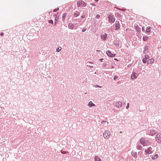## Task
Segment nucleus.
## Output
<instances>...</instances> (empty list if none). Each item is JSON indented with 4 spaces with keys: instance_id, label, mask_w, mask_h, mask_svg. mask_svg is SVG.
I'll list each match as a JSON object with an SVG mask.
<instances>
[{
    "instance_id": "nucleus-17",
    "label": "nucleus",
    "mask_w": 161,
    "mask_h": 161,
    "mask_svg": "<svg viewBox=\"0 0 161 161\" xmlns=\"http://www.w3.org/2000/svg\"><path fill=\"white\" fill-rule=\"evenodd\" d=\"M135 27L137 32H139L140 31V28L139 27L138 25H135Z\"/></svg>"
},
{
    "instance_id": "nucleus-29",
    "label": "nucleus",
    "mask_w": 161,
    "mask_h": 161,
    "mask_svg": "<svg viewBox=\"0 0 161 161\" xmlns=\"http://www.w3.org/2000/svg\"><path fill=\"white\" fill-rule=\"evenodd\" d=\"M100 17V15L99 14H97L96 16V18L98 19Z\"/></svg>"
},
{
    "instance_id": "nucleus-22",
    "label": "nucleus",
    "mask_w": 161,
    "mask_h": 161,
    "mask_svg": "<svg viewBox=\"0 0 161 161\" xmlns=\"http://www.w3.org/2000/svg\"><path fill=\"white\" fill-rule=\"evenodd\" d=\"M158 157V154H155L154 156L152 157V159H154L157 158Z\"/></svg>"
},
{
    "instance_id": "nucleus-28",
    "label": "nucleus",
    "mask_w": 161,
    "mask_h": 161,
    "mask_svg": "<svg viewBox=\"0 0 161 161\" xmlns=\"http://www.w3.org/2000/svg\"><path fill=\"white\" fill-rule=\"evenodd\" d=\"M145 58L146 59H148L149 58V56L147 55H146L145 56Z\"/></svg>"
},
{
    "instance_id": "nucleus-44",
    "label": "nucleus",
    "mask_w": 161,
    "mask_h": 161,
    "mask_svg": "<svg viewBox=\"0 0 161 161\" xmlns=\"http://www.w3.org/2000/svg\"><path fill=\"white\" fill-rule=\"evenodd\" d=\"M102 60H103V58H102V59H100V60H101V61H102Z\"/></svg>"
},
{
    "instance_id": "nucleus-18",
    "label": "nucleus",
    "mask_w": 161,
    "mask_h": 161,
    "mask_svg": "<svg viewBox=\"0 0 161 161\" xmlns=\"http://www.w3.org/2000/svg\"><path fill=\"white\" fill-rule=\"evenodd\" d=\"M88 105L89 106V107H91L92 106H95V105L94 104L92 101H90L89 102Z\"/></svg>"
},
{
    "instance_id": "nucleus-3",
    "label": "nucleus",
    "mask_w": 161,
    "mask_h": 161,
    "mask_svg": "<svg viewBox=\"0 0 161 161\" xmlns=\"http://www.w3.org/2000/svg\"><path fill=\"white\" fill-rule=\"evenodd\" d=\"M110 135V132L108 130L105 131L103 133V136L105 138H108Z\"/></svg>"
},
{
    "instance_id": "nucleus-14",
    "label": "nucleus",
    "mask_w": 161,
    "mask_h": 161,
    "mask_svg": "<svg viewBox=\"0 0 161 161\" xmlns=\"http://www.w3.org/2000/svg\"><path fill=\"white\" fill-rule=\"evenodd\" d=\"M156 133V131L154 130H151L150 134L151 136H154Z\"/></svg>"
},
{
    "instance_id": "nucleus-43",
    "label": "nucleus",
    "mask_w": 161,
    "mask_h": 161,
    "mask_svg": "<svg viewBox=\"0 0 161 161\" xmlns=\"http://www.w3.org/2000/svg\"><path fill=\"white\" fill-rule=\"evenodd\" d=\"M95 1H96V2H98V0H95Z\"/></svg>"
},
{
    "instance_id": "nucleus-37",
    "label": "nucleus",
    "mask_w": 161,
    "mask_h": 161,
    "mask_svg": "<svg viewBox=\"0 0 161 161\" xmlns=\"http://www.w3.org/2000/svg\"><path fill=\"white\" fill-rule=\"evenodd\" d=\"M116 47H118L119 46V44H116Z\"/></svg>"
},
{
    "instance_id": "nucleus-31",
    "label": "nucleus",
    "mask_w": 161,
    "mask_h": 161,
    "mask_svg": "<svg viewBox=\"0 0 161 161\" xmlns=\"http://www.w3.org/2000/svg\"><path fill=\"white\" fill-rule=\"evenodd\" d=\"M118 78V76H115L114 77V80H116V79H117Z\"/></svg>"
},
{
    "instance_id": "nucleus-36",
    "label": "nucleus",
    "mask_w": 161,
    "mask_h": 161,
    "mask_svg": "<svg viewBox=\"0 0 161 161\" xmlns=\"http://www.w3.org/2000/svg\"><path fill=\"white\" fill-rule=\"evenodd\" d=\"M61 153H63V154H64V153H65L64 152V151H61Z\"/></svg>"
},
{
    "instance_id": "nucleus-26",
    "label": "nucleus",
    "mask_w": 161,
    "mask_h": 161,
    "mask_svg": "<svg viewBox=\"0 0 161 161\" xmlns=\"http://www.w3.org/2000/svg\"><path fill=\"white\" fill-rule=\"evenodd\" d=\"M62 48L61 47H58L57 49V51L58 52H59L61 50Z\"/></svg>"
},
{
    "instance_id": "nucleus-21",
    "label": "nucleus",
    "mask_w": 161,
    "mask_h": 161,
    "mask_svg": "<svg viewBox=\"0 0 161 161\" xmlns=\"http://www.w3.org/2000/svg\"><path fill=\"white\" fill-rule=\"evenodd\" d=\"M67 15V14H63V16H62V20H64L65 19V18L66 16Z\"/></svg>"
},
{
    "instance_id": "nucleus-19",
    "label": "nucleus",
    "mask_w": 161,
    "mask_h": 161,
    "mask_svg": "<svg viewBox=\"0 0 161 161\" xmlns=\"http://www.w3.org/2000/svg\"><path fill=\"white\" fill-rule=\"evenodd\" d=\"M95 159V161H102L98 157H96Z\"/></svg>"
},
{
    "instance_id": "nucleus-45",
    "label": "nucleus",
    "mask_w": 161,
    "mask_h": 161,
    "mask_svg": "<svg viewBox=\"0 0 161 161\" xmlns=\"http://www.w3.org/2000/svg\"><path fill=\"white\" fill-rule=\"evenodd\" d=\"M120 133H122V132H121V131H120Z\"/></svg>"
},
{
    "instance_id": "nucleus-15",
    "label": "nucleus",
    "mask_w": 161,
    "mask_h": 161,
    "mask_svg": "<svg viewBox=\"0 0 161 161\" xmlns=\"http://www.w3.org/2000/svg\"><path fill=\"white\" fill-rule=\"evenodd\" d=\"M149 37L147 36H144L143 37V40L144 41H147Z\"/></svg>"
},
{
    "instance_id": "nucleus-24",
    "label": "nucleus",
    "mask_w": 161,
    "mask_h": 161,
    "mask_svg": "<svg viewBox=\"0 0 161 161\" xmlns=\"http://www.w3.org/2000/svg\"><path fill=\"white\" fill-rule=\"evenodd\" d=\"M137 148L139 150H141L142 149V147L141 145H138L137 147Z\"/></svg>"
},
{
    "instance_id": "nucleus-12",
    "label": "nucleus",
    "mask_w": 161,
    "mask_h": 161,
    "mask_svg": "<svg viewBox=\"0 0 161 161\" xmlns=\"http://www.w3.org/2000/svg\"><path fill=\"white\" fill-rule=\"evenodd\" d=\"M102 124L104 126H107L108 125V123L106 121H103L102 122Z\"/></svg>"
},
{
    "instance_id": "nucleus-5",
    "label": "nucleus",
    "mask_w": 161,
    "mask_h": 161,
    "mask_svg": "<svg viewBox=\"0 0 161 161\" xmlns=\"http://www.w3.org/2000/svg\"><path fill=\"white\" fill-rule=\"evenodd\" d=\"M156 140L158 142H161V134L158 133L157 135Z\"/></svg>"
},
{
    "instance_id": "nucleus-41",
    "label": "nucleus",
    "mask_w": 161,
    "mask_h": 161,
    "mask_svg": "<svg viewBox=\"0 0 161 161\" xmlns=\"http://www.w3.org/2000/svg\"><path fill=\"white\" fill-rule=\"evenodd\" d=\"M96 52H101V51L100 50H96Z\"/></svg>"
},
{
    "instance_id": "nucleus-13",
    "label": "nucleus",
    "mask_w": 161,
    "mask_h": 161,
    "mask_svg": "<svg viewBox=\"0 0 161 161\" xmlns=\"http://www.w3.org/2000/svg\"><path fill=\"white\" fill-rule=\"evenodd\" d=\"M151 31V27L150 26L147 27V28L146 32L147 33L150 32Z\"/></svg>"
},
{
    "instance_id": "nucleus-46",
    "label": "nucleus",
    "mask_w": 161,
    "mask_h": 161,
    "mask_svg": "<svg viewBox=\"0 0 161 161\" xmlns=\"http://www.w3.org/2000/svg\"><path fill=\"white\" fill-rule=\"evenodd\" d=\"M55 23L56 24V21H55Z\"/></svg>"
},
{
    "instance_id": "nucleus-9",
    "label": "nucleus",
    "mask_w": 161,
    "mask_h": 161,
    "mask_svg": "<svg viewBox=\"0 0 161 161\" xmlns=\"http://www.w3.org/2000/svg\"><path fill=\"white\" fill-rule=\"evenodd\" d=\"M107 34L106 33H104L101 36V39L103 40H105L107 37Z\"/></svg>"
},
{
    "instance_id": "nucleus-27",
    "label": "nucleus",
    "mask_w": 161,
    "mask_h": 161,
    "mask_svg": "<svg viewBox=\"0 0 161 161\" xmlns=\"http://www.w3.org/2000/svg\"><path fill=\"white\" fill-rule=\"evenodd\" d=\"M142 61L144 63H146L147 62V59L145 58H144L142 59Z\"/></svg>"
},
{
    "instance_id": "nucleus-32",
    "label": "nucleus",
    "mask_w": 161,
    "mask_h": 161,
    "mask_svg": "<svg viewBox=\"0 0 161 161\" xmlns=\"http://www.w3.org/2000/svg\"><path fill=\"white\" fill-rule=\"evenodd\" d=\"M58 10H59L58 8H57V9H54L53 11H54V12H56L57 11H58Z\"/></svg>"
},
{
    "instance_id": "nucleus-34",
    "label": "nucleus",
    "mask_w": 161,
    "mask_h": 161,
    "mask_svg": "<svg viewBox=\"0 0 161 161\" xmlns=\"http://www.w3.org/2000/svg\"><path fill=\"white\" fill-rule=\"evenodd\" d=\"M86 29H83L82 30V31L83 32H85L86 31Z\"/></svg>"
},
{
    "instance_id": "nucleus-30",
    "label": "nucleus",
    "mask_w": 161,
    "mask_h": 161,
    "mask_svg": "<svg viewBox=\"0 0 161 161\" xmlns=\"http://www.w3.org/2000/svg\"><path fill=\"white\" fill-rule=\"evenodd\" d=\"M48 22L49 23H51V24H53V21L52 20H49L48 21Z\"/></svg>"
},
{
    "instance_id": "nucleus-10",
    "label": "nucleus",
    "mask_w": 161,
    "mask_h": 161,
    "mask_svg": "<svg viewBox=\"0 0 161 161\" xmlns=\"http://www.w3.org/2000/svg\"><path fill=\"white\" fill-rule=\"evenodd\" d=\"M154 59L152 58L151 59L148 60L147 61V64H152L154 62Z\"/></svg>"
},
{
    "instance_id": "nucleus-4",
    "label": "nucleus",
    "mask_w": 161,
    "mask_h": 161,
    "mask_svg": "<svg viewBox=\"0 0 161 161\" xmlns=\"http://www.w3.org/2000/svg\"><path fill=\"white\" fill-rule=\"evenodd\" d=\"M108 20L110 22L113 23L115 21V19L113 17V15H110L108 16Z\"/></svg>"
},
{
    "instance_id": "nucleus-2",
    "label": "nucleus",
    "mask_w": 161,
    "mask_h": 161,
    "mask_svg": "<svg viewBox=\"0 0 161 161\" xmlns=\"http://www.w3.org/2000/svg\"><path fill=\"white\" fill-rule=\"evenodd\" d=\"M140 142L143 146H147L149 141H146L145 138H142L140 140Z\"/></svg>"
},
{
    "instance_id": "nucleus-6",
    "label": "nucleus",
    "mask_w": 161,
    "mask_h": 161,
    "mask_svg": "<svg viewBox=\"0 0 161 161\" xmlns=\"http://www.w3.org/2000/svg\"><path fill=\"white\" fill-rule=\"evenodd\" d=\"M106 53H107V54L108 56H109L110 57H114L116 55L115 54L112 53H111V52L109 50L107 51L106 52Z\"/></svg>"
},
{
    "instance_id": "nucleus-16",
    "label": "nucleus",
    "mask_w": 161,
    "mask_h": 161,
    "mask_svg": "<svg viewBox=\"0 0 161 161\" xmlns=\"http://www.w3.org/2000/svg\"><path fill=\"white\" fill-rule=\"evenodd\" d=\"M120 27V25L119 23H117L115 25L116 30H117Z\"/></svg>"
},
{
    "instance_id": "nucleus-20",
    "label": "nucleus",
    "mask_w": 161,
    "mask_h": 161,
    "mask_svg": "<svg viewBox=\"0 0 161 161\" xmlns=\"http://www.w3.org/2000/svg\"><path fill=\"white\" fill-rule=\"evenodd\" d=\"M68 26L69 27L70 29H72L73 28V25L72 24H69Z\"/></svg>"
},
{
    "instance_id": "nucleus-1",
    "label": "nucleus",
    "mask_w": 161,
    "mask_h": 161,
    "mask_svg": "<svg viewBox=\"0 0 161 161\" xmlns=\"http://www.w3.org/2000/svg\"><path fill=\"white\" fill-rule=\"evenodd\" d=\"M77 6L78 7H85L86 6V3L83 1H78L77 3Z\"/></svg>"
},
{
    "instance_id": "nucleus-8",
    "label": "nucleus",
    "mask_w": 161,
    "mask_h": 161,
    "mask_svg": "<svg viewBox=\"0 0 161 161\" xmlns=\"http://www.w3.org/2000/svg\"><path fill=\"white\" fill-rule=\"evenodd\" d=\"M122 103L121 102L119 101L116 103V105L117 107L120 108L122 106Z\"/></svg>"
},
{
    "instance_id": "nucleus-38",
    "label": "nucleus",
    "mask_w": 161,
    "mask_h": 161,
    "mask_svg": "<svg viewBox=\"0 0 161 161\" xmlns=\"http://www.w3.org/2000/svg\"><path fill=\"white\" fill-rule=\"evenodd\" d=\"M85 16H81V17L83 18H85Z\"/></svg>"
},
{
    "instance_id": "nucleus-7",
    "label": "nucleus",
    "mask_w": 161,
    "mask_h": 161,
    "mask_svg": "<svg viewBox=\"0 0 161 161\" xmlns=\"http://www.w3.org/2000/svg\"><path fill=\"white\" fill-rule=\"evenodd\" d=\"M152 149V148L151 147H149L147 149H146L145 150V152L147 153V154H150L151 153H152V151H151V150Z\"/></svg>"
},
{
    "instance_id": "nucleus-39",
    "label": "nucleus",
    "mask_w": 161,
    "mask_h": 161,
    "mask_svg": "<svg viewBox=\"0 0 161 161\" xmlns=\"http://www.w3.org/2000/svg\"><path fill=\"white\" fill-rule=\"evenodd\" d=\"M91 4L92 6H95V5L94 4H93V3H92Z\"/></svg>"
},
{
    "instance_id": "nucleus-11",
    "label": "nucleus",
    "mask_w": 161,
    "mask_h": 161,
    "mask_svg": "<svg viewBox=\"0 0 161 161\" xmlns=\"http://www.w3.org/2000/svg\"><path fill=\"white\" fill-rule=\"evenodd\" d=\"M137 77L136 75L135 72H133L132 73L131 78L133 80Z\"/></svg>"
},
{
    "instance_id": "nucleus-23",
    "label": "nucleus",
    "mask_w": 161,
    "mask_h": 161,
    "mask_svg": "<svg viewBox=\"0 0 161 161\" xmlns=\"http://www.w3.org/2000/svg\"><path fill=\"white\" fill-rule=\"evenodd\" d=\"M80 15V13L79 12H76V13L74 14V16L76 17L79 16Z\"/></svg>"
},
{
    "instance_id": "nucleus-25",
    "label": "nucleus",
    "mask_w": 161,
    "mask_h": 161,
    "mask_svg": "<svg viewBox=\"0 0 161 161\" xmlns=\"http://www.w3.org/2000/svg\"><path fill=\"white\" fill-rule=\"evenodd\" d=\"M148 49V47L147 46H145L144 48V52L145 53H145V52Z\"/></svg>"
},
{
    "instance_id": "nucleus-42",
    "label": "nucleus",
    "mask_w": 161,
    "mask_h": 161,
    "mask_svg": "<svg viewBox=\"0 0 161 161\" xmlns=\"http://www.w3.org/2000/svg\"><path fill=\"white\" fill-rule=\"evenodd\" d=\"M96 86H97V87H99L100 88H101V87L100 86H98V85H97Z\"/></svg>"
},
{
    "instance_id": "nucleus-33",
    "label": "nucleus",
    "mask_w": 161,
    "mask_h": 161,
    "mask_svg": "<svg viewBox=\"0 0 161 161\" xmlns=\"http://www.w3.org/2000/svg\"><path fill=\"white\" fill-rule=\"evenodd\" d=\"M129 103H127V106H126V108L127 109H128L129 108Z\"/></svg>"
},
{
    "instance_id": "nucleus-40",
    "label": "nucleus",
    "mask_w": 161,
    "mask_h": 161,
    "mask_svg": "<svg viewBox=\"0 0 161 161\" xmlns=\"http://www.w3.org/2000/svg\"><path fill=\"white\" fill-rule=\"evenodd\" d=\"M142 30L143 31V30L144 31V27H142Z\"/></svg>"
},
{
    "instance_id": "nucleus-35",
    "label": "nucleus",
    "mask_w": 161,
    "mask_h": 161,
    "mask_svg": "<svg viewBox=\"0 0 161 161\" xmlns=\"http://www.w3.org/2000/svg\"><path fill=\"white\" fill-rule=\"evenodd\" d=\"M4 35V33H1V34H0V35H1L2 36H3Z\"/></svg>"
}]
</instances>
